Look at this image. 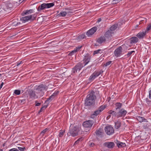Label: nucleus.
I'll return each instance as SVG.
<instances>
[{
    "label": "nucleus",
    "mask_w": 151,
    "mask_h": 151,
    "mask_svg": "<svg viewBox=\"0 0 151 151\" xmlns=\"http://www.w3.org/2000/svg\"><path fill=\"white\" fill-rule=\"evenodd\" d=\"M19 24H20V23L19 22H17V24H16V25H18Z\"/></svg>",
    "instance_id": "obj_58"
},
{
    "label": "nucleus",
    "mask_w": 151,
    "mask_h": 151,
    "mask_svg": "<svg viewBox=\"0 0 151 151\" xmlns=\"http://www.w3.org/2000/svg\"><path fill=\"white\" fill-rule=\"evenodd\" d=\"M97 28L96 27H93L88 31L86 35L88 36L93 35L96 31Z\"/></svg>",
    "instance_id": "obj_16"
},
{
    "label": "nucleus",
    "mask_w": 151,
    "mask_h": 151,
    "mask_svg": "<svg viewBox=\"0 0 151 151\" xmlns=\"http://www.w3.org/2000/svg\"><path fill=\"white\" fill-rule=\"evenodd\" d=\"M146 31L140 32L137 35V36L139 38H143L146 35Z\"/></svg>",
    "instance_id": "obj_23"
},
{
    "label": "nucleus",
    "mask_w": 151,
    "mask_h": 151,
    "mask_svg": "<svg viewBox=\"0 0 151 151\" xmlns=\"http://www.w3.org/2000/svg\"><path fill=\"white\" fill-rule=\"evenodd\" d=\"M94 144L93 143H92L91 144V146H94Z\"/></svg>",
    "instance_id": "obj_57"
},
{
    "label": "nucleus",
    "mask_w": 151,
    "mask_h": 151,
    "mask_svg": "<svg viewBox=\"0 0 151 151\" xmlns=\"http://www.w3.org/2000/svg\"><path fill=\"white\" fill-rule=\"evenodd\" d=\"M79 141L78 139L75 142V144H77L78 143Z\"/></svg>",
    "instance_id": "obj_56"
},
{
    "label": "nucleus",
    "mask_w": 151,
    "mask_h": 151,
    "mask_svg": "<svg viewBox=\"0 0 151 151\" xmlns=\"http://www.w3.org/2000/svg\"><path fill=\"white\" fill-rule=\"evenodd\" d=\"M138 41V38L136 37H132L130 39V43L132 44L137 43Z\"/></svg>",
    "instance_id": "obj_24"
},
{
    "label": "nucleus",
    "mask_w": 151,
    "mask_h": 151,
    "mask_svg": "<svg viewBox=\"0 0 151 151\" xmlns=\"http://www.w3.org/2000/svg\"><path fill=\"white\" fill-rule=\"evenodd\" d=\"M17 66H19L20 64L22 63V61H20L19 62H17Z\"/></svg>",
    "instance_id": "obj_46"
},
{
    "label": "nucleus",
    "mask_w": 151,
    "mask_h": 151,
    "mask_svg": "<svg viewBox=\"0 0 151 151\" xmlns=\"http://www.w3.org/2000/svg\"><path fill=\"white\" fill-rule=\"evenodd\" d=\"M151 101H149V103H147V104L148 106H151Z\"/></svg>",
    "instance_id": "obj_52"
},
{
    "label": "nucleus",
    "mask_w": 151,
    "mask_h": 151,
    "mask_svg": "<svg viewBox=\"0 0 151 151\" xmlns=\"http://www.w3.org/2000/svg\"><path fill=\"white\" fill-rule=\"evenodd\" d=\"M68 9V8H67L66 9Z\"/></svg>",
    "instance_id": "obj_63"
},
{
    "label": "nucleus",
    "mask_w": 151,
    "mask_h": 151,
    "mask_svg": "<svg viewBox=\"0 0 151 151\" xmlns=\"http://www.w3.org/2000/svg\"><path fill=\"white\" fill-rule=\"evenodd\" d=\"M15 151H19L17 149H16Z\"/></svg>",
    "instance_id": "obj_59"
},
{
    "label": "nucleus",
    "mask_w": 151,
    "mask_h": 151,
    "mask_svg": "<svg viewBox=\"0 0 151 151\" xmlns=\"http://www.w3.org/2000/svg\"><path fill=\"white\" fill-rule=\"evenodd\" d=\"M122 46H120L117 48L114 51V54L115 56L117 57H119L122 55Z\"/></svg>",
    "instance_id": "obj_12"
},
{
    "label": "nucleus",
    "mask_w": 151,
    "mask_h": 151,
    "mask_svg": "<svg viewBox=\"0 0 151 151\" xmlns=\"http://www.w3.org/2000/svg\"><path fill=\"white\" fill-rule=\"evenodd\" d=\"M80 128L78 127H74L70 129L69 133L73 137H75L78 134L80 131Z\"/></svg>",
    "instance_id": "obj_5"
},
{
    "label": "nucleus",
    "mask_w": 151,
    "mask_h": 151,
    "mask_svg": "<svg viewBox=\"0 0 151 151\" xmlns=\"http://www.w3.org/2000/svg\"><path fill=\"white\" fill-rule=\"evenodd\" d=\"M101 21V18H99L98 20H97V22H100V21Z\"/></svg>",
    "instance_id": "obj_55"
},
{
    "label": "nucleus",
    "mask_w": 151,
    "mask_h": 151,
    "mask_svg": "<svg viewBox=\"0 0 151 151\" xmlns=\"http://www.w3.org/2000/svg\"><path fill=\"white\" fill-rule=\"evenodd\" d=\"M101 74L99 72H94L89 77V80L90 81H92L96 78L98 76Z\"/></svg>",
    "instance_id": "obj_15"
},
{
    "label": "nucleus",
    "mask_w": 151,
    "mask_h": 151,
    "mask_svg": "<svg viewBox=\"0 0 151 151\" xmlns=\"http://www.w3.org/2000/svg\"><path fill=\"white\" fill-rule=\"evenodd\" d=\"M21 91L19 90H15L14 92V93L17 95H19L20 94Z\"/></svg>",
    "instance_id": "obj_34"
},
{
    "label": "nucleus",
    "mask_w": 151,
    "mask_h": 151,
    "mask_svg": "<svg viewBox=\"0 0 151 151\" xmlns=\"http://www.w3.org/2000/svg\"><path fill=\"white\" fill-rule=\"evenodd\" d=\"M122 105V103L117 102L115 104V109L116 110L120 109Z\"/></svg>",
    "instance_id": "obj_27"
},
{
    "label": "nucleus",
    "mask_w": 151,
    "mask_h": 151,
    "mask_svg": "<svg viewBox=\"0 0 151 151\" xmlns=\"http://www.w3.org/2000/svg\"><path fill=\"white\" fill-rule=\"evenodd\" d=\"M135 51H132L130 52H129L127 54V55L128 57H129L130 55H131L133 53H134Z\"/></svg>",
    "instance_id": "obj_41"
},
{
    "label": "nucleus",
    "mask_w": 151,
    "mask_h": 151,
    "mask_svg": "<svg viewBox=\"0 0 151 151\" xmlns=\"http://www.w3.org/2000/svg\"><path fill=\"white\" fill-rule=\"evenodd\" d=\"M54 3H43L39 6L37 8V10L39 12L45 9L50 8L54 6Z\"/></svg>",
    "instance_id": "obj_4"
},
{
    "label": "nucleus",
    "mask_w": 151,
    "mask_h": 151,
    "mask_svg": "<svg viewBox=\"0 0 151 151\" xmlns=\"http://www.w3.org/2000/svg\"><path fill=\"white\" fill-rule=\"evenodd\" d=\"M44 109H43V107H42L41 108L40 110V111H39L38 112V113L39 114H40V113L41 112H42V110H44Z\"/></svg>",
    "instance_id": "obj_45"
},
{
    "label": "nucleus",
    "mask_w": 151,
    "mask_h": 151,
    "mask_svg": "<svg viewBox=\"0 0 151 151\" xmlns=\"http://www.w3.org/2000/svg\"><path fill=\"white\" fill-rule=\"evenodd\" d=\"M96 98L93 91L88 94L85 100L84 104L86 106L92 107L95 104V99Z\"/></svg>",
    "instance_id": "obj_1"
},
{
    "label": "nucleus",
    "mask_w": 151,
    "mask_h": 151,
    "mask_svg": "<svg viewBox=\"0 0 151 151\" xmlns=\"http://www.w3.org/2000/svg\"><path fill=\"white\" fill-rule=\"evenodd\" d=\"M18 148L20 151H24V150H25V147H18Z\"/></svg>",
    "instance_id": "obj_43"
},
{
    "label": "nucleus",
    "mask_w": 151,
    "mask_h": 151,
    "mask_svg": "<svg viewBox=\"0 0 151 151\" xmlns=\"http://www.w3.org/2000/svg\"><path fill=\"white\" fill-rule=\"evenodd\" d=\"M47 107V105H44L43 106H42V107H43V109H46Z\"/></svg>",
    "instance_id": "obj_49"
},
{
    "label": "nucleus",
    "mask_w": 151,
    "mask_h": 151,
    "mask_svg": "<svg viewBox=\"0 0 151 151\" xmlns=\"http://www.w3.org/2000/svg\"><path fill=\"white\" fill-rule=\"evenodd\" d=\"M0 151H3V149H0Z\"/></svg>",
    "instance_id": "obj_60"
},
{
    "label": "nucleus",
    "mask_w": 151,
    "mask_h": 151,
    "mask_svg": "<svg viewBox=\"0 0 151 151\" xmlns=\"http://www.w3.org/2000/svg\"><path fill=\"white\" fill-rule=\"evenodd\" d=\"M100 51H101V50H95L93 52V55H95V54H98L99 53H101Z\"/></svg>",
    "instance_id": "obj_36"
},
{
    "label": "nucleus",
    "mask_w": 151,
    "mask_h": 151,
    "mask_svg": "<svg viewBox=\"0 0 151 151\" xmlns=\"http://www.w3.org/2000/svg\"><path fill=\"white\" fill-rule=\"evenodd\" d=\"M25 101V99H23L21 100V103H24Z\"/></svg>",
    "instance_id": "obj_53"
},
{
    "label": "nucleus",
    "mask_w": 151,
    "mask_h": 151,
    "mask_svg": "<svg viewBox=\"0 0 151 151\" xmlns=\"http://www.w3.org/2000/svg\"><path fill=\"white\" fill-rule=\"evenodd\" d=\"M149 98L151 99V90L149 91Z\"/></svg>",
    "instance_id": "obj_47"
},
{
    "label": "nucleus",
    "mask_w": 151,
    "mask_h": 151,
    "mask_svg": "<svg viewBox=\"0 0 151 151\" xmlns=\"http://www.w3.org/2000/svg\"><path fill=\"white\" fill-rule=\"evenodd\" d=\"M97 42L100 44H101L105 42H108L104 36H102L98 38L97 40Z\"/></svg>",
    "instance_id": "obj_19"
},
{
    "label": "nucleus",
    "mask_w": 151,
    "mask_h": 151,
    "mask_svg": "<svg viewBox=\"0 0 151 151\" xmlns=\"http://www.w3.org/2000/svg\"><path fill=\"white\" fill-rule=\"evenodd\" d=\"M106 106L105 105H102L99 107L98 109L94 111L93 113L90 116V117L93 119L96 116L99 114L105 108Z\"/></svg>",
    "instance_id": "obj_6"
},
{
    "label": "nucleus",
    "mask_w": 151,
    "mask_h": 151,
    "mask_svg": "<svg viewBox=\"0 0 151 151\" xmlns=\"http://www.w3.org/2000/svg\"><path fill=\"white\" fill-rule=\"evenodd\" d=\"M86 36L84 35H79L78 36V38L79 39H83L85 38Z\"/></svg>",
    "instance_id": "obj_35"
},
{
    "label": "nucleus",
    "mask_w": 151,
    "mask_h": 151,
    "mask_svg": "<svg viewBox=\"0 0 151 151\" xmlns=\"http://www.w3.org/2000/svg\"><path fill=\"white\" fill-rule=\"evenodd\" d=\"M104 130L106 133L108 135H111L114 132L113 128L111 126L106 127L104 128Z\"/></svg>",
    "instance_id": "obj_9"
},
{
    "label": "nucleus",
    "mask_w": 151,
    "mask_h": 151,
    "mask_svg": "<svg viewBox=\"0 0 151 151\" xmlns=\"http://www.w3.org/2000/svg\"><path fill=\"white\" fill-rule=\"evenodd\" d=\"M104 145L109 148H112L114 146V144L113 142H106L104 144Z\"/></svg>",
    "instance_id": "obj_18"
},
{
    "label": "nucleus",
    "mask_w": 151,
    "mask_h": 151,
    "mask_svg": "<svg viewBox=\"0 0 151 151\" xmlns=\"http://www.w3.org/2000/svg\"><path fill=\"white\" fill-rule=\"evenodd\" d=\"M49 129V128H46L44 129L40 133V134L42 136H43L44 134Z\"/></svg>",
    "instance_id": "obj_33"
},
{
    "label": "nucleus",
    "mask_w": 151,
    "mask_h": 151,
    "mask_svg": "<svg viewBox=\"0 0 151 151\" xmlns=\"http://www.w3.org/2000/svg\"><path fill=\"white\" fill-rule=\"evenodd\" d=\"M13 7L12 4L8 3L2 5L0 8V16H4L6 12H9Z\"/></svg>",
    "instance_id": "obj_2"
},
{
    "label": "nucleus",
    "mask_w": 151,
    "mask_h": 151,
    "mask_svg": "<svg viewBox=\"0 0 151 151\" xmlns=\"http://www.w3.org/2000/svg\"><path fill=\"white\" fill-rule=\"evenodd\" d=\"M137 119L138 121L140 122H147L148 121L147 120L143 117L138 116L137 117Z\"/></svg>",
    "instance_id": "obj_25"
},
{
    "label": "nucleus",
    "mask_w": 151,
    "mask_h": 151,
    "mask_svg": "<svg viewBox=\"0 0 151 151\" xmlns=\"http://www.w3.org/2000/svg\"><path fill=\"white\" fill-rule=\"evenodd\" d=\"M122 47H123V46H124V45H122Z\"/></svg>",
    "instance_id": "obj_64"
},
{
    "label": "nucleus",
    "mask_w": 151,
    "mask_h": 151,
    "mask_svg": "<svg viewBox=\"0 0 151 151\" xmlns=\"http://www.w3.org/2000/svg\"><path fill=\"white\" fill-rule=\"evenodd\" d=\"M118 25L117 24H115L111 27L110 28V30L111 32H114L117 27Z\"/></svg>",
    "instance_id": "obj_28"
},
{
    "label": "nucleus",
    "mask_w": 151,
    "mask_h": 151,
    "mask_svg": "<svg viewBox=\"0 0 151 151\" xmlns=\"http://www.w3.org/2000/svg\"><path fill=\"white\" fill-rule=\"evenodd\" d=\"M29 16H30V17H31L30 20H34L37 17V14H36Z\"/></svg>",
    "instance_id": "obj_31"
},
{
    "label": "nucleus",
    "mask_w": 151,
    "mask_h": 151,
    "mask_svg": "<svg viewBox=\"0 0 151 151\" xmlns=\"http://www.w3.org/2000/svg\"><path fill=\"white\" fill-rule=\"evenodd\" d=\"M4 85V83L2 82L0 85V89H1Z\"/></svg>",
    "instance_id": "obj_51"
},
{
    "label": "nucleus",
    "mask_w": 151,
    "mask_h": 151,
    "mask_svg": "<svg viewBox=\"0 0 151 151\" xmlns=\"http://www.w3.org/2000/svg\"><path fill=\"white\" fill-rule=\"evenodd\" d=\"M93 124V122L91 120H89L84 122L83 124V126L85 128H90Z\"/></svg>",
    "instance_id": "obj_11"
},
{
    "label": "nucleus",
    "mask_w": 151,
    "mask_h": 151,
    "mask_svg": "<svg viewBox=\"0 0 151 151\" xmlns=\"http://www.w3.org/2000/svg\"><path fill=\"white\" fill-rule=\"evenodd\" d=\"M5 146V144H4L3 145V147H4Z\"/></svg>",
    "instance_id": "obj_61"
},
{
    "label": "nucleus",
    "mask_w": 151,
    "mask_h": 151,
    "mask_svg": "<svg viewBox=\"0 0 151 151\" xmlns=\"http://www.w3.org/2000/svg\"><path fill=\"white\" fill-rule=\"evenodd\" d=\"M64 131H61L59 133V134L58 135L59 137H62L64 135Z\"/></svg>",
    "instance_id": "obj_37"
},
{
    "label": "nucleus",
    "mask_w": 151,
    "mask_h": 151,
    "mask_svg": "<svg viewBox=\"0 0 151 151\" xmlns=\"http://www.w3.org/2000/svg\"><path fill=\"white\" fill-rule=\"evenodd\" d=\"M102 132L100 130H96V135L100 137H102Z\"/></svg>",
    "instance_id": "obj_30"
},
{
    "label": "nucleus",
    "mask_w": 151,
    "mask_h": 151,
    "mask_svg": "<svg viewBox=\"0 0 151 151\" xmlns=\"http://www.w3.org/2000/svg\"><path fill=\"white\" fill-rule=\"evenodd\" d=\"M85 66L83 65V63H79L73 68V73H75L77 72L78 70L79 71Z\"/></svg>",
    "instance_id": "obj_8"
},
{
    "label": "nucleus",
    "mask_w": 151,
    "mask_h": 151,
    "mask_svg": "<svg viewBox=\"0 0 151 151\" xmlns=\"http://www.w3.org/2000/svg\"><path fill=\"white\" fill-rule=\"evenodd\" d=\"M58 93V91H55L54 93H53L49 98L47 99L45 101V102L49 103V101H51L53 100L57 95Z\"/></svg>",
    "instance_id": "obj_17"
},
{
    "label": "nucleus",
    "mask_w": 151,
    "mask_h": 151,
    "mask_svg": "<svg viewBox=\"0 0 151 151\" xmlns=\"http://www.w3.org/2000/svg\"><path fill=\"white\" fill-rule=\"evenodd\" d=\"M82 47V46H78L76 47V49H75V50L76 51V52L79 51Z\"/></svg>",
    "instance_id": "obj_38"
},
{
    "label": "nucleus",
    "mask_w": 151,
    "mask_h": 151,
    "mask_svg": "<svg viewBox=\"0 0 151 151\" xmlns=\"http://www.w3.org/2000/svg\"><path fill=\"white\" fill-rule=\"evenodd\" d=\"M31 18V17H30V16L28 15L22 17L21 18L20 20L22 22L25 23L30 20Z\"/></svg>",
    "instance_id": "obj_22"
},
{
    "label": "nucleus",
    "mask_w": 151,
    "mask_h": 151,
    "mask_svg": "<svg viewBox=\"0 0 151 151\" xmlns=\"http://www.w3.org/2000/svg\"><path fill=\"white\" fill-rule=\"evenodd\" d=\"M91 56L89 54H86L84 57L83 60V63H84V66L87 65L88 63L90 61Z\"/></svg>",
    "instance_id": "obj_13"
},
{
    "label": "nucleus",
    "mask_w": 151,
    "mask_h": 151,
    "mask_svg": "<svg viewBox=\"0 0 151 151\" xmlns=\"http://www.w3.org/2000/svg\"><path fill=\"white\" fill-rule=\"evenodd\" d=\"M35 103L36 104L35 106H40L41 103H37V101H36L35 102Z\"/></svg>",
    "instance_id": "obj_44"
},
{
    "label": "nucleus",
    "mask_w": 151,
    "mask_h": 151,
    "mask_svg": "<svg viewBox=\"0 0 151 151\" xmlns=\"http://www.w3.org/2000/svg\"><path fill=\"white\" fill-rule=\"evenodd\" d=\"M138 27V25H137L136 26V27Z\"/></svg>",
    "instance_id": "obj_62"
},
{
    "label": "nucleus",
    "mask_w": 151,
    "mask_h": 151,
    "mask_svg": "<svg viewBox=\"0 0 151 151\" xmlns=\"http://www.w3.org/2000/svg\"><path fill=\"white\" fill-rule=\"evenodd\" d=\"M145 101L147 103H149V101H151L147 98L145 99Z\"/></svg>",
    "instance_id": "obj_48"
},
{
    "label": "nucleus",
    "mask_w": 151,
    "mask_h": 151,
    "mask_svg": "<svg viewBox=\"0 0 151 151\" xmlns=\"http://www.w3.org/2000/svg\"><path fill=\"white\" fill-rule=\"evenodd\" d=\"M116 142L117 146L119 148L124 147L126 146V144L124 143L121 142L117 140H116Z\"/></svg>",
    "instance_id": "obj_21"
},
{
    "label": "nucleus",
    "mask_w": 151,
    "mask_h": 151,
    "mask_svg": "<svg viewBox=\"0 0 151 151\" xmlns=\"http://www.w3.org/2000/svg\"><path fill=\"white\" fill-rule=\"evenodd\" d=\"M28 94L30 98L32 99H37L38 97V95L36 93V91H35L32 90H30L29 91Z\"/></svg>",
    "instance_id": "obj_10"
},
{
    "label": "nucleus",
    "mask_w": 151,
    "mask_h": 151,
    "mask_svg": "<svg viewBox=\"0 0 151 151\" xmlns=\"http://www.w3.org/2000/svg\"><path fill=\"white\" fill-rule=\"evenodd\" d=\"M127 112V111L123 109H121L117 113V118L122 116H124Z\"/></svg>",
    "instance_id": "obj_14"
},
{
    "label": "nucleus",
    "mask_w": 151,
    "mask_h": 151,
    "mask_svg": "<svg viewBox=\"0 0 151 151\" xmlns=\"http://www.w3.org/2000/svg\"><path fill=\"white\" fill-rule=\"evenodd\" d=\"M112 63L111 61H110L108 62H107L105 64V66H107L109 65H110Z\"/></svg>",
    "instance_id": "obj_42"
},
{
    "label": "nucleus",
    "mask_w": 151,
    "mask_h": 151,
    "mask_svg": "<svg viewBox=\"0 0 151 151\" xmlns=\"http://www.w3.org/2000/svg\"><path fill=\"white\" fill-rule=\"evenodd\" d=\"M114 35V32H111V30H108L104 34V36L108 42L111 40Z\"/></svg>",
    "instance_id": "obj_7"
},
{
    "label": "nucleus",
    "mask_w": 151,
    "mask_h": 151,
    "mask_svg": "<svg viewBox=\"0 0 151 151\" xmlns=\"http://www.w3.org/2000/svg\"><path fill=\"white\" fill-rule=\"evenodd\" d=\"M48 87L45 85L40 84L35 88L36 93L40 96H42L44 93V91H46Z\"/></svg>",
    "instance_id": "obj_3"
},
{
    "label": "nucleus",
    "mask_w": 151,
    "mask_h": 151,
    "mask_svg": "<svg viewBox=\"0 0 151 151\" xmlns=\"http://www.w3.org/2000/svg\"><path fill=\"white\" fill-rule=\"evenodd\" d=\"M16 149V148H14L12 149H10L9 151H15V150Z\"/></svg>",
    "instance_id": "obj_50"
},
{
    "label": "nucleus",
    "mask_w": 151,
    "mask_h": 151,
    "mask_svg": "<svg viewBox=\"0 0 151 151\" xmlns=\"http://www.w3.org/2000/svg\"><path fill=\"white\" fill-rule=\"evenodd\" d=\"M67 14V13L65 12H61L58 15L60 17H65Z\"/></svg>",
    "instance_id": "obj_32"
},
{
    "label": "nucleus",
    "mask_w": 151,
    "mask_h": 151,
    "mask_svg": "<svg viewBox=\"0 0 151 151\" xmlns=\"http://www.w3.org/2000/svg\"><path fill=\"white\" fill-rule=\"evenodd\" d=\"M76 52V51L74 49V50L72 51L70 53H69V55L71 56L73 55Z\"/></svg>",
    "instance_id": "obj_39"
},
{
    "label": "nucleus",
    "mask_w": 151,
    "mask_h": 151,
    "mask_svg": "<svg viewBox=\"0 0 151 151\" xmlns=\"http://www.w3.org/2000/svg\"><path fill=\"white\" fill-rule=\"evenodd\" d=\"M83 139V137H80V138H79L78 139V140L79 141H82V140Z\"/></svg>",
    "instance_id": "obj_54"
},
{
    "label": "nucleus",
    "mask_w": 151,
    "mask_h": 151,
    "mask_svg": "<svg viewBox=\"0 0 151 151\" xmlns=\"http://www.w3.org/2000/svg\"><path fill=\"white\" fill-rule=\"evenodd\" d=\"M108 112V113L110 114V115H109V116H110V117H111V116H117V113L114 111L110 110Z\"/></svg>",
    "instance_id": "obj_26"
},
{
    "label": "nucleus",
    "mask_w": 151,
    "mask_h": 151,
    "mask_svg": "<svg viewBox=\"0 0 151 151\" xmlns=\"http://www.w3.org/2000/svg\"><path fill=\"white\" fill-rule=\"evenodd\" d=\"M151 29V23H150L147 27V31L150 30Z\"/></svg>",
    "instance_id": "obj_40"
},
{
    "label": "nucleus",
    "mask_w": 151,
    "mask_h": 151,
    "mask_svg": "<svg viewBox=\"0 0 151 151\" xmlns=\"http://www.w3.org/2000/svg\"><path fill=\"white\" fill-rule=\"evenodd\" d=\"M115 127L116 129H118L121 126V123L119 121H117L115 122Z\"/></svg>",
    "instance_id": "obj_29"
},
{
    "label": "nucleus",
    "mask_w": 151,
    "mask_h": 151,
    "mask_svg": "<svg viewBox=\"0 0 151 151\" xmlns=\"http://www.w3.org/2000/svg\"><path fill=\"white\" fill-rule=\"evenodd\" d=\"M34 12V11L33 9H31L29 10H26L24 11L22 13V15L23 16L29 14L33 13Z\"/></svg>",
    "instance_id": "obj_20"
}]
</instances>
